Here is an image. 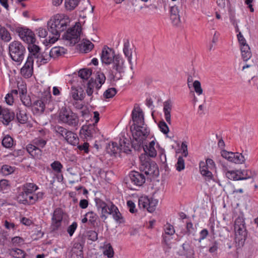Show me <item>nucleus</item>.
Here are the masks:
<instances>
[{
  "mask_svg": "<svg viewBox=\"0 0 258 258\" xmlns=\"http://www.w3.org/2000/svg\"><path fill=\"white\" fill-rule=\"evenodd\" d=\"M111 63L112 70H110V77L111 80H114L117 78V73L120 74L123 72L124 61L120 55L116 54L113 58Z\"/></svg>",
  "mask_w": 258,
  "mask_h": 258,
  "instance_id": "9",
  "label": "nucleus"
},
{
  "mask_svg": "<svg viewBox=\"0 0 258 258\" xmlns=\"http://www.w3.org/2000/svg\"><path fill=\"white\" fill-rule=\"evenodd\" d=\"M163 112L164 113L166 121L170 124L171 123V111L172 109L171 101L168 100L164 102L163 104Z\"/></svg>",
  "mask_w": 258,
  "mask_h": 258,
  "instance_id": "23",
  "label": "nucleus"
},
{
  "mask_svg": "<svg viewBox=\"0 0 258 258\" xmlns=\"http://www.w3.org/2000/svg\"><path fill=\"white\" fill-rule=\"evenodd\" d=\"M51 56H50L49 52L44 51L43 53H40L39 56V62L41 64H45L50 60Z\"/></svg>",
  "mask_w": 258,
  "mask_h": 258,
  "instance_id": "40",
  "label": "nucleus"
},
{
  "mask_svg": "<svg viewBox=\"0 0 258 258\" xmlns=\"http://www.w3.org/2000/svg\"><path fill=\"white\" fill-rule=\"evenodd\" d=\"M111 205L110 206H107L106 208L101 210L100 217L103 219L104 221L107 219L108 215H111Z\"/></svg>",
  "mask_w": 258,
  "mask_h": 258,
  "instance_id": "49",
  "label": "nucleus"
},
{
  "mask_svg": "<svg viewBox=\"0 0 258 258\" xmlns=\"http://www.w3.org/2000/svg\"><path fill=\"white\" fill-rule=\"evenodd\" d=\"M38 188V186L34 183L27 182L22 185V192L33 195L35 191Z\"/></svg>",
  "mask_w": 258,
  "mask_h": 258,
  "instance_id": "27",
  "label": "nucleus"
},
{
  "mask_svg": "<svg viewBox=\"0 0 258 258\" xmlns=\"http://www.w3.org/2000/svg\"><path fill=\"white\" fill-rule=\"evenodd\" d=\"M28 49L29 50V54L27 58L30 57L31 60L34 62V58H37V62H39V56L40 54V47L35 44H30L28 45Z\"/></svg>",
  "mask_w": 258,
  "mask_h": 258,
  "instance_id": "21",
  "label": "nucleus"
},
{
  "mask_svg": "<svg viewBox=\"0 0 258 258\" xmlns=\"http://www.w3.org/2000/svg\"><path fill=\"white\" fill-rule=\"evenodd\" d=\"M241 56L244 61L248 60L251 57V52L248 44L243 45L240 47Z\"/></svg>",
  "mask_w": 258,
  "mask_h": 258,
  "instance_id": "31",
  "label": "nucleus"
},
{
  "mask_svg": "<svg viewBox=\"0 0 258 258\" xmlns=\"http://www.w3.org/2000/svg\"><path fill=\"white\" fill-rule=\"evenodd\" d=\"M79 0H65V6L67 10L72 11L78 5Z\"/></svg>",
  "mask_w": 258,
  "mask_h": 258,
  "instance_id": "43",
  "label": "nucleus"
},
{
  "mask_svg": "<svg viewBox=\"0 0 258 258\" xmlns=\"http://www.w3.org/2000/svg\"><path fill=\"white\" fill-rule=\"evenodd\" d=\"M119 144L120 145V150L123 151L126 154H130L131 152L130 141L127 139H120Z\"/></svg>",
  "mask_w": 258,
  "mask_h": 258,
  "instance_id": "33",
  "label": "nucleus"
},
{
  "mask_svg": "<svg viewBox=\"0 0 258 258\" xmlns=\"http://www.w3.org/2000/svg\"><path fill=\"white\" fill-rule=\"evenodd\" d=\"M47 143V141L40 137L36 138L32 141L33 143L36 147H38L40 148H43L45 147Z\"/></svg>",
  "mask_w": 258,
  "mask_h": 258,
  "instance_id": "44",
  "label": "nucleus"
},
{
  "mask_svg": "<svg viewBox=\"0 0 258 258\" xmlns=\"http://www.w3.org/2000/svg\"><path fill=\"white\" fill-rule=\"evenodd\" d=\"M89 144L87 142H84L83 144L78 145V149L81 151H84L85 153H88Z\"/></svg>",
  "mask_w": 258,
  "mask_h": 258,
  "instance_id": "56",
  "label": "nucleus"
},
{
  "mask_svg": "<svg viewBox=\"0 0 258 258\" xmlns=\"http://www.w3.org/2000/svg\"><path fill=\"white\" fill-rule=\"evenodd\" d=\"M85 216L87 217L88 219V224L92 227H95L96 221L98 218V215L93 211L87 212Z\"/></svg>",
  "mask_w": 258,
  "mask_h": 258,
  "instance_id": "34",
  "label": "nucleus"
},
{
  "mask_svg": "<svg viewBox=\"0 0 258 258\" xmlns=\"http://www.w3.org/2000/svg\"><path fill=\"white\" fill-rule=\"evenodd\" d=\"M88 238L92 241H96L98 239V233L93 230L88 232Z\"/></svg>",
  "mask_w": 258,
  "mask_h": 258,
  "instance_id": "62",
  "label": "nucleus"
},
{
  "mask_svg": "<svg viewBox=\"0 0 258 258\" xmlns=\"http://www.w3.org/2000/svg\"><path fill=\"white\" fill-rule=\"evenodd\" d=\"M15 118V113L10 109L0 106V119L3 123L8 125Z\"/></svg>",
  "mask_w": 258,
  "mask_h": 258,
  "instance_id": "16",
  "label": "nucleus"
},
{
  "mask_svg": "<svg viewBox=\"0 0 258 258\" xmlns=\"http://www.w3.org/2000/svg\"><path fill=\"white\" fill-rule=\"evenodd\" d=\"M66 51L67 49L62 47H54L49 51V53L52 57H56L62 55Z\"/></svg>",
  "mask_w": 258,
  "mask_h": 258,
  "instance_id": "32",
  "label": "nucleus"
},
{
  "mask_svg": "<svg viewBox=\"0 0 258 258\" xmlns=\"http://www.w3.org/2000/svg\"><path fill=\"white\" fill-rule=\"evenodd\" d=\"M9 54L12 59L19 63L24 59L26 52L25 47L19 41H14L9 46Z\"/></svg>",
  "mask_w": 258,
  "mask_h": 258,
  "instance_id": "3",
  "label": "nucleus"
},
{
  "mask_svg": "<svg viewBox=\"0 0 258 258\" xmlns=\"http://www.w3.org/2000/svg\"><path fill=\"white\" fill-rule=\"evenodd\" d=\"M81 32V27L79 26H75L67 30L62 35V38L68 40L70 44L74 45L80 40V35Z\"/></svg>",
  "mask_w": 258,
  "mask_h": 258,
  "instance_id": "8",
  "label": "nucleus"
},
{
  "mask_svg": "<svg viewBox=\"0 0 258 258\" xmlns=\"http://www.w3.org/2000/svg\"><path fill=\"white\" fill-rule=\"evenodd\" d=\"M117 93V91L115 88H111L106 90L104 94V97L105 98H112Z\"/></svg>",
  "mask_w": 258,
  "mask_h": 258,
  "instance_id": "47",
  "label": "nucleus"
},
{
  "mask_svg": "<svg viewBox=\"0 0 258 258\" xmlns=\"http://www.w3.org/2000/svg\"><path fill=\"white\" fill-rule=\"evenodd\" d=\"M72 98L75 100H82L84 98V91L81 88L77 89L72 87L71 93Z\"/></svg>",
  "mask_w": 258,
  "mask_h": 258,
  "instance_id": "29",
  "label": "nucleus"
},
{
  "mask_svg": "<svg viewBox=\"0 0 258 258\" xmlns=\"http://www.w3.org/2000/svg\"><path fill=\"white\" fill-rule=\"evenodd\" d=\"M219 243L217 241L214 240L209 247V251L210 253H214L218 249Z\"/></svg>",
  "mask_w": 258,
  "mask_h": 258,
  "instance_id": "58",
  "label": "nucleus"
},
{
  "mask_svg": "<svg viewBox=\"0 0 258 258\" xmlns=\"http://www.w3.org/2000/svg\"><path fill=\"white\" fill-rule=\"evenodd\" d=\"M79 76L84 80H87L92 75V70L90 69H81L79 72Z\"/></svg>",
  "mask_w": 258,
  "mask_h": 258,
  "instance_id": "37",
  "label": "nucleus"
},
{
  "mask_svg": "<svg viewBox=\"0 0 258 258\" xmlns=\"http://www.w3.org/2000/svg\"><path fill=\"white\" fill-rule=\"evenodd\" d=\"M64 139L68 143L73 146H76L79 144V138L77 135L70 131L65 136Z\"/></svg>",
  "mask_w": 258,
  "mask_h": 258,
  "instance_id": "30",
  "label": "nucleus"
},
{
  "mask_svg": "<svg viewBox=\"0 0 258 258\" xmlns=\"http://www.w3.org/2000/svg\"><path fill=\"white\" fill-rule=\"evenodd\" d=\"M2 172L5 175H9L14 172L13 167L8 165H4L1 168Z\"/></svg>",
  "mask_w": 258,
  "mask_h": 258,
  "instance_id": "53",
  "label": "nucleus"
},
{
  "mask_svg": "<svg viewBox=\"0 0 258 258\" xmlns=\"http://www.w3.org/2000/svg\"><path fill=\"white\" fill-rule=\"evenodd\" d=\"M90 80H92V84L95 86L96 89L98 90L105 83L106 77L103 73L98 72L96 74L95 79H94L91 78Z\"/></svg>",
  "mask_w": 258,
  "mask_h": 258,
  "instance_id": "22",
  "label": "nucleus"
},
{
  "mask_svg": "<svg viewBox=\"0 0 258 258\" xmlns=\"http://www.w3.org/2000/svg\"><path fill=\"white\" fill-rule=\"evenodd\" d=\"M247 173L246 170L227 171L226 175L231 180H245L248 179Z\"/></svg>",
  "mask_w": 258,
  "mask_h": 258,
  "instance_id": "17",
  "label": "nucleus"
},
{
  "mask_svg": "<svg viewBox=\"0 0 258 258\" xmlns=\"http://www.w3.org/2000/svg\"><path fill=\"white\" fill-rule=\"evenodd\" d=\"M17 200L19 203L24 205H33L34 204L33 195L20 192L17 196Z\"/></svg>",
  "mask_w": 258,
  "mask_h": 258,
  "instance_id": "20",
  "label": "nucleus"
},
{
  "mask_svg": "<svg viewBox=\"0 0 258 258\" xmlns=\"http://www.w3.org/2000/svg\"><path fill=\"white\" fill-rule=\"evenodd\" d=\"M10 255L15 258H24L26 253L19 248H12L9 250Z\"/></svg>",
  "mask_w": 258,
  "mask_h": 258,
  "instance_id": "35",
  "label": "nucleus"
},
{
  "mask_svg": "<svg viewBox=\"0 0 258 258\" xmlns=\"http://www.w3.org/2000/svg\"><path fill=\"white\" fill-rule=\"evenodd\" d=\"M221 156L228 161L236 164H241L245 161L244 156L238 152L233 153L223 150L221 152Z\"/></svg>",
  "mask_w": 258,
  "mask_h": 258,
  "instance_id": "11",
  "label": "nucleus"
},
{
  "mask_svg": "<svg viewBox=\"0 0 258 258\" xmlns=\"http://www.w3.org/2000/svg\"><path fill=\"white\" fill-rule=\"evenodd\" d=\"M21 100L24 105L26 106H30L32 105L31 99L29 96L26 95L24 96H21Z\"/></svg>",
  "mask_w": 258,
  "mask_h": 258,
  "instance_id": "61",
  "label": "nucleus"
},
{
  "mask_svg": "<svg viewBox=\"0 0 258 258\" xmlns=\"http://www.w3.org/2000/svg\"><path fill=\"white\" fill-rule=\"evenodd\" d=\"M234 230L235 240L238 241L239 244H243L247 237V233L244 220L242 217H238L236 219Z\"/></svg>",
  "mask_w": 258,
  "mask_h": 258,
  "instance_id": "6",
  "label": "nucleus"
},
{
  "mask_svg": "<svg viewBox=\"0 0 258 258\" xmlns=\"http://www.w3.org/2000/svg\"><path fill=\"white\" fill-rule=\"evenodd\" d=\"M63 211L60 208H56L54 210L51 218L50 226L52 231H56L60 227L63 218Z\"/></svg>",
  "mask_w": 258,
  "mask_h": 258,
  "instance_id": "14",
  "label": "nucleus"
},
{
  "mask_svg": "<svg viewBox=\"0 0 258 258\" xmlns=\"http://www.w3.org/2000/svg\"><path fill=\"white\" fill-rule=\"evenodd\" d=\"M32 110L36 114L42 113L45 110V104L41 100L35 101L32 105Z\"/></svg>",
  "mask_w": 258,
  "mask_h": 258,
  "instance_id": "28",
  "label": "nucleus"
},
{
  "mask_svg": "<svg viewBox=\"0 0 258 258\" xmlns=\"http://www.w3.org/2000/svg\"><path fill=\"white\" fill-rule=\"evenodd\" d=\"M38 35L40 37L45 38L47 35V31L46 29L42 28H39L37 30Z\"/></svg>",
  "mask_w": 258,
  "mask_h": 258,
  "instance_id": "64",
  "label": "nucleus"
},
{
  "mask_svg": "<svg viewBox=\"0 0 258 258\" xmlns=\"http://www.w3.org/2000/svg\"><path fill=\"white\" fill-rule=\"evenodd\" d=\"M129 41L128 40H126L124 43L123 51L124 55L127 58L129 63L131 64L132 52L131 49H129Z\"/></svg>",
  "mask_w": 258,
  "mask_h": 258,
  "instance_id": "36",
  "label": "nucleus"
},
{
  "mask_svg": "<svg viewBox=\"0 0 258 258\" xmlns=\"http://www.w3.org/2000/svg\"><path fill=\"white\" fill-rule=\"evenodd\" d=\"M114 51L107 46H104L102 49L101 59L103 63L110 64L111 63L113 58L115 56Z\"/></svg>",
  "mask_w": 258,
  "mask_h": 258,
  "instance_id": "15",
  "label": "nucleus"
},
{
  "mask_svg": "<svg viewBox=\"0 0 258 258\" xmlns=\"http://www.w3.org/2000/svg\"><path fill=\"white\" fill-rule=\"evenodd\" d=\"M200 170L201 174L205 176L206 180H210L213 178L212 172L209 170V167L204 161H201L199 164Z\"/></svg>",
  "mask_w": 258,
  "mask_h": 258,
  "instance_id": "24",
  "label": "nucleus"
},
{
  "mask_svg": "<svg viewBox=\"0 0 258 258\" xmlns=\"http://www.w3.org/2000/svg\"><path fill=\"white\" fill-rule=\"evenodd\" d=\"M132 118L134 122L131 127L133 137L131 142L132 148L138 150L142 146L143 140L149 135L150 130L145 125L143 112L139 106H134L132 112Z\"/></svg>",
  "mask_w": 258,
  "mask_h": 258,
  "instance_id": "1",
  "label": "nucleus"
},
{
  "mask_svg": "<svg viewBox=\"0 0 258 258\" xmlns=\"http://www.w3.org/2000/svg\"><path fill=\"white\" fill-rule=\"evenodd\" d=\"M77 223L75 222H73L67 229V232L70 236H72L77 227Z\"/></svg>",
  "mask_w": 258,
  "mask_h": 258,
  "instance_id": "60",
  "label": "nucleus"
},
{
  "mask_svg": "<svg viewBox=\"0 0 258 258\" xmlns=\"http://www.w3.org/2000/svg\"><path fill=\"white\" fill-rule=\"evenodd\" d=\"M164 230L165 234L169 235H172L175 233L173 226L168 223L165 225Z\"/></svg>",
  "mask_w": 258,
  "mask_h": 258,
  "instance_id": "54",
  "label": "nucleus"
},
{
  "mask_svg": "<svg viewBox=\"0 0 258 258\" xmlns=\"http://www.w3.org/2000/svg\"><path fill=\"white\" fill-rule=\"evenodd\" d=\"M69 18L62 14H57L47 22V29L49 32L46 41L49 43H54L60 37L61 32L66 30L69 25Z\"/></svg>",
  "mask_w": 258,
  "mask_h": 258,
  "instance_id": "2",
  "label": "nucleus"
},
{
  "mask_svg": "<svg viewBox=\"0 0 258 258\" xmlns=\"http://www.w3.org/2000/svg\"><path fill=\"white\" fill-rule=\"evenodd\" d=\"M158 126L160 131L164 134H167L169 132V127L166 123L164 120L159 121Z\"/></svg>",
  "mask_w": 258,
  "mask_h": 258,
  "instance_id": "48",
  "label": "nucleus"
},
{
  "mask_svg": "<svg viewBox=\"0 0 258 258\" xmlns=\"http://www.w3.org/2000/svg\"><path fill=\"white\" fill-rule=\"evenodd\" d=\"M17 119L20 123H25L28 120V117L26 113L22 110H19V112H17Z\"/></svg>",
  "mask_w": 258,
  "mask_h": 258,
  "instance_id": "39",
  "label": "nucleus"
},
{
  "mask_svg": "<svg viewBox=\"0 0 258 258\" xmlns=\"http://www.w3.org/2000/svg\"><path fill=\"white\" fill-rule=\"evenodd\" d=\"M107 247L106 249L104 251V254L107 255L108 257L112 258L114 254L113 248L110 244H108Z\"/></svg>",
  "mask_w": 258,
  "mask_h": 258,
  "instance_id": "55",
  "label": "nucleus"
},
{
  "mask_svg": "<svg viewBox=\"0 0 258 258\" xmlns=\"http://www.w3.org/2000/svg\"><path fill=\"white\" fill-rule=\"evenodd\" d=\"M142 157L141 158L140 170L144 172L146 175L150 176H158L159 174L158 167L157 164L153 161L149 160H142Z\"/></svg>",
  "mask_w": 258,
  "mask_h": 258,
  "instance_id": "7",
  "label": "nucleus"
},
{
  "mask_svg": "<svg viewBox=\"0 0 258 258\" xmlns=\"http://www.w3.org/2000/svg\"><path fill=\"white\" fill-rule=\"evenodd\" d=\"M127 206L131 213H135L137 211V209L135 208V204L132 201H128L127 202Z\"/></svg>",
  "mask_w": 258,
  "mask_h": 258,
  "instance_id": "63",
  "label": "nucleus"
},
{
  "mask_svg": "<svg viewBox=\"0 0 258 258\" xmlns=\"http://www.w3.org/2000/svg\"><path fill=\"white\" fill-rule=\"evenodd\" d=\"M92 80H89L87 84V88L86 89V93L87 95L91 96L93 92V88L95 86L92 84Z\"/></svg>",
  "mask_w": 258,
  "mask_h": 258,
  "instance_id": "57",
  "label": "nucleus"
},
{
  "mask_svg": "<svg viewBox=\"0 0 258 258\" xmlns=\"http://www.w3.org/2000/svg\"><path fill=\"white\" fill-rule=\"evenodd\" d=\"M16 32L24 42L29 44H34L35 42V34L30 29L19 27L17 29Z\"/></svg>",
  "mask_w": 258,
  "mask_h": 258,
  "instance_id": "13",
  "label": "nucleus"
},
{
  "mask_svg": "<svg viewBox=\"0 0 258 258\" xmlns=\"http://www.w3.org/2000/svg\"><path fill=\"white\" fill-rule=\"evenodd\" d=\"M2 145L6 148H10L13 145V139L9 135L5 136L2 140Z\"/></svg>",
  "mask_w": 258,
  "mask_h": 258,
  "instance_id": "42",
  "label": "nucleus"
},
{
  "mask_svg": "<svg viewBox=\"0 0 258 258\" xmlns=\"http://www.w3.org/2000/svg\"><path fill=\"white\" fill-rule=\"evenodd\" d=\"M58 119L59 121L73 127L77 126L79 121L78 115L66 107L61 109Z\"/></svg>",
  "mask_w": 258,
  "mask_h": 258,
  "instance_id": "4",
  "label": "nucleus"
},
{
  "mask_svg": "<svg viewBox=\"0 0 258 258\" xmlns=\"http://www.w3.org/2000/svg\"><path fill=\"white\" fill-rule=\"evenodd\" d=\"M182 7L174 5L170 9V18L173 25L178 27L181 24L180 17L183 14Z\"/></svg>",
  "mask_w": 258,
  "mask_h": 258,
  "instance_id": "12",
  "label": "nucleus"
},
{
  "mask_svg": "<svg viewBox=\"0 0 258 258\" xmlns=\"http://www.w3.org/2000/svg\"><path fill=\"white\" fill-rule=\"evenodd\" d=\"M107 150L109 153L115 154L118 150H120V146H118L117 143L112 142L111 144L108 145Z\"/></svg>",
  "mask_w": 258,
  "mask_h": 258,
  "instance_id": "41",
  "label": "nucleus"
},
{
  "mask_svg": "<svg viewBox=\"0 0 258 258\" xmlns=\"http://www.w3.org/2000/svg\"><path fill=\"white\" fill-rule=\"evenodd\" d=\"M184 160L183 158L179 156L178 158L177 162L176 164V170L178 171H180L184 169Z\"/></svg>",
  "mask_w": 258,
  "mask_h": 258,
  "instance_id": "52",
  "label": "nucleus"
},
{
  "mask_svg": "<svg viewBox=\"0 0 258 258\" xmlns=\"http://www.w3.org/2000/svg\"><path fill=\"white\" fill-rule=\"evenodd\" d=\"M111 214L112 215L113 218L116 222L119 223H124L125 221L121 214L119 212L117 207L112 203H111Z\"/></svg>",
  "mask_w": 258,
  "mask_h": 258,
  "instance_id": "25",
  "label": "nucleus"
},
{
  "mask_svg": "<svg viewBox=\"0 0 258 258\" xmlns=\"http://www.w3.org/2000/svg\"><path fill=\"white\" fill-rule=\"evenodd\" d=\"M51 168L57 173H60L63 167L62 165L58 161H55L50 164Z\"/></svg>",
  "mask_w": 258,
  "mask_h": 258,
  "instance_id": "45",
  "label": "nucleus"
},
{
  "mask_svg": "<svg viewBox=\"0 0 258 258\" xmlns=\"http://www.w3.org/2000/svg\"><path fill=\"white\" fill-rule=\"evenodd\" d=\"M94 47V44L89 40L83 39V42L79 44L80 51L83 53H88Z\"/></svg>",
  "mask_w": 258,
  "mask_h": 258,
  "instance_id": "26",
  "label": "nucleus"
},
{
  "mask_svg": "<svg viewBox=\"0 0 258 258\" xmlns=\"http://www.w3.org/2000/svg\"><path fill=\"white\" fill-rule=\"evenodd\" d=\"M158 204V201L148 197H142L139 199V206L140 208L147 209L148 212H154Z\"/></svg>",
  "mask_w": 258,
  "mask_h": 258,
  "instance_id": "10",
  "label": "nucleus"
},
{
  "mask_svg": "<svg viewBox=\"0 0 258 258\" xmlns=\"http://www.w3.org/2000/svg\"><path fill=\"white\" fill-rule=\"evenodd\" d=\"M54 131L57 134H59L60 136L63 137L64 139L65 136H67L68 133L69 131L64 127L58 125L55 126Z\"/></svg>",
  "mask_w": 258,
  "mask_h": 258,
  "instance_id": "46",
  "label": "nucleus"
},
{
  "mask_svg": "<svg viewBox=\"0 0 258 258\" xmlns=\"http://www.w3.org/2000/svg\"><path fill=\"white\" fill-rule=\"evenodd\" d=\"M82 130L83 131L86 137L91 138L93 136V131L92 126H83Z\"/></svg>",
  "mask_w": 258,
  "mask_h": 258,
  "instance_id": "50",
  "label": "nucleus"
},
{
  "mask_svg": "<svg viewBox=\"0 0 258 258\" xmlns=\"http://www.w3.org/2000/svg\"><path fill=\"white\" fill-rule=\"evenodd\" d=\"M193 87L194 88L195 91L199 95L203 94V90L201 87V84L200 81L196 80L193 83Z\"/></svg>",
  "mask_w": 258,
  "mask_h": 258,
  "instance_id": "51",
  "label": "nucleus"
},
{
  "mask_svg": "<svg viewBox=\"0 0 258 258\" xmlns=\"http://www.w3.org/2000/svg\"><path fill=\"white\" fill-rule=\"evenodd\" d=\"M146 139L143 140L142 146H141V148L139 149H134L135 151H140L142 149H143L144 152L147 155H148L150 157H155L157 155V152L154 148V146L155 143L154 141H151L149 146L145 145V141Z\"/></svg>",
  "mask_w": 258,
  "mask_h": 258,
  "instance_id": "19",
  "label": "nucleus"
},
{
  "mask_svg": "<svg viewBox=\"0 0 258 258\" xmlns=\"http://www.w3.org/2000/svg\"><path fill=\"white\" fill-rule=\"evenodd\" d=\"M30 57L27 58L24 66L21 69V75L25 78H29L33 74V61Z\"/></svg>",
  "mask_w": 258,
  "mask_h": 258,
  "instance_id": "18",
  "label": "nucleus"
},
{
  "mask_svg": "<svg viewBox=\"0 0 258 258\" xmlns=\"http://www.w3.org/2000/svg\"><path fill=\"white\" fill-rule=\"evenodd\" d=\"M0 35L2 39L6 42L9 41L11 39L10 33L4 27L0 28Z\"/></svg>",
  "mask_w": 258,
  "mask_h": 258,
  "instance_id": "38",
  "label": "nucleus"
},
{
  "mask_svg": "<svg viewBox=\"0 0 258 258\" xmlns=\"http://www.w3.org/2000/svg\"><path fill=\"white\" fill-rule=\"evenodd\" d=\"M10 187L9 181L6 179L0 180V191H3Z\"/></svg>",
  "mask_w": 258,
  "mask_h": 258,
  "instance_id": "59",
  "label": "nucleus"
},
{
  "mask_svg": "<svg viewBox=\"0 0 258 258\" xmlns=\"http://www.w3.org/2000/svg\"><path fill=\"white\" fill-rule=\"evenodd\" d=\"M125 181V183L129 188L136 190L137 187L142 186L145 182L146 179L143 173L132 171L126 177Z\"/></svg>",
  "mask_w": 258,
  "mask_h": 258,
  "instance_id": "5",
  "label": "nucleus"
}]
</instances>
